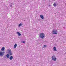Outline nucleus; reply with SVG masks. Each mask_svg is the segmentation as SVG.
<instances>
[{
    "mask_svg": "<svg viewBox=\"0 0 66 66\" xmlns=\"http://www.w3.org/2000/svg\"><path fill=\"white\" fill-rule=\"evenodd\" d=\"M7 53H8L11 56L13 55V53L12 52L11 50H8L7 51Z\"/></svg>",
    "mask_w": 66,
    "mask_h": 66,
    "instance_id": "1",
    "label": "nucleus"
},
{
    "mask_svg": "<svg viewBox=\"0 0 66 66\" xmlns=\"http://www.w3.org/2000/svg\"><path fill=\"white\" fill-rule=\"evenodd\" d=\"M39 36L41 38L43 39L45 37V34L43 33H40V34Z\"/></svg>",
    "mask_w": 66,
    "mask_h": 66,
    "instance_id": "2",
    "label": "nucleus"
},
{
    "mask_svg": "<svg viewBox=\"0 0 66 66\" xmlns=\"http://www.w3.org/2000/svg\"><path fill=\"white\" fill-rule=\"evenodd\" d=\"M53 34H57V30L53 29Z\"/></svg>",
    "mask_w": 66,
    "mask_h": 66,
    "instance_id": "3",
    "label": "nucleus"
},
{
    "mask_svg": "<svg viewBox=\"0 0 66 66\" xmlns=\"http://www.w3.org/2000/svg\"><path fill=\"white\" fill-rule=\"evenodd\" d=\"M52 60L54 61H56V58L54 56H53L52 57Z\"/></svg>",
    "mask_w": 66,
    "mask_h": 66,
    "instance_id": "4",
    "label": "nucleus"
},
{
    "mask_svg": "<svg viewBox=\"0 0 66 66\" xmlns=\"http://www.w3.org/2000/svg\"><path fill=\"white\" fill-rule=\"evenodd\" d=\"M4 53H5V52H0V56H3V55H4Z\"/></svg>",
    "mask_w": 66,
    "mask_h": 66,
    "instance_id": "5",
    "label": "nucleus"
},
{
    "mask_svg": "<svg viewBox=\"0 0 66 66\" xmlns=\"http://www.w3.org/2000/svg\"><path fill=\"white\" fill-rule=\"evenodd\" d=\"M13 59V56H11L9 58L10 60H12Z\"/></svg>",
    "mask_w": 66,
    "mask_h": 66,
    "instance_id": "6",
    "label": "nucleus"
},
{
    "mask_svg": "<svg viewBox=\"0 0 66 66\" xmlns=\"http://www.w3.org/2000/svg\"><path fill=\"white\" fill-rule=\"evenodd\" d=\"M40 18H42V19H44V16H43L42 15H40Z\"/></svg>",
    "mask_w": 66,
    "mask_h": 66,
    "instance_id": "7",
    "label": "nucleus"
},
{
    "mask_svg": "<svg viewBox=\"0 0 66 66\" xmlns=\"http://www.w3.org/2000/svg\"><path fill=\"white\" fill-rule=\"evenodd\" d=\"M15 45H14V49L16 48V47H17V45L16 44H15Z\"/></svg>",
    "mask_w": 66,
    "mask_h": 66,
    "instance_id": "8",
    "label": "nucleus"
},
{
    "mask_svg": "<svg viewBox=\"0 0 66 66\" xmlns=\"http://www.w3.org/2000/svg\"><path fill=\"white\" fill-rule=\"evenodd\" d=\"M17 33L19 36H20V35H21V34H20V33H19V32L18 31L17 32Z\"/></svg>",
    "mask_w": 66,
    "mask_h": 66,
    "instance_id": "9",
    "label": "nucleus"
},
{
    "mask_svg": "<svg viewBox=\"0 0 66 66\" xmlns=\"http://www.w3.org/2000/svg\"><path fill=\"white\" fill-rule=\"evenodd\" d=\"M53 51H56V47L55 46L54 47Z\"/></svg>",
    "mask_w": 66,
    "mask_h": 66,
    "instance_id": "10",
    "label": "nucleus"
},
{
    "mask_svg": "<svg viewBox=\"0 0 66 66\" xmlns=\"http://www.w3.org/2000/svg\"><path fill=\"white\" fill-rule=\"evenodd\" d=\"M5 49V48L4 47H3L1 49V51H4Z\"/></svg>",
    "mask_w": 66,
    "mask_h": 66,
    "instance_id": "11",
    "label": "nucleus"
},
{
    "mask_svg": "<svg viewBox=\"0 0 66 66\" xmlns=\"http://www.w3.org/2000/svg\"><path fill=\"white\" fill-rule=\"evenodd\" d=\"M6 56L7 58H9L10 57V55L9 54H7L6 55Z\"/></svg>",
    "mask_w": 66,
    "mask_h": 66,
    "instance_id": "12",
    "label": "nucleus"
},
{
    "mask_svg": "<svg viewBox=\"0 0 66 66\" xmlns=\"http://www.w3.org/2000/svg\"><path fill=\"white\" fill-rule=\"evenodd\" d=\"M22 25V24L21 23H20L19 24V27H20V26H21Z\"/></svg>",
    "mask_w": 66,
    "mask_h": 66,
    "instance_id": "13",
    "label": "nucleus"
},
{
    "mask_svg": "<svg viewBox=\"0 0 66 66\" xmlns=\"http://www.w3.org/2000/svg\"><path fill=\"white\" fill-rule=\"evenodd\" d=\"M53 6H54L55 7L56 6V4H55V3H54L53 4Z\"/></svg>",
    "mask_w": 66,
    "mask_h": 66,
    "instance_id": "14",
    "label": "nucleus"
},
{
    "mask_svg": "<svg viewBox=\"0 0 66 66\" xmlns=\"http://www.w3.org/2000/svg\"><path fill=\"white\" fill-rule=\"evenodd\" d=\"M22 43H23V44H25V43H26L25 41H22L21 42Z\"/></svg>",
    "mask_w": 66,
    "mask_h": 66,
    "instance_id": "15",
    "label": "nucleus"
},
{
    "mask_svg": "<svg viewBox=\"0 0 66 66\" xmlns=\"http://www.w3.org/2000/svg\"><path fill=\"white\" fill-rule=\"evenodd\" d=\"M44 47H46V45H44Z\"/></svg>",
    "mask_w": 66,
    "mask_h": 66,
    "instance_id": "16",
    "label": "nucleus"
},
{
    "mask_svg": "<svg viewBox=\"0 0 66 66\" xmlns=\"http://www.w3.org/2000/svg\"><path fill=\"white\" fill-rule=\"evenodd\" d=\"M12 5H10V7H12Z\"/></svg>",
    "mask_w": 66,
    "mask_h": 66,
    "instance_id": "17",
    "label": "nucleus"
},
{
    "mask_svg": "<svg viewBox=\"0 0 66 66\" xmlns=\"http://www.w3.org/2000/svg\"><path fill=\"white\" fill-rule=\"evenodd\" d=\"M53 1H54V0H52Z\"/></svg>",
    "mask_w": 66,
    "mask_h": 66,
    "instance_id": "18",
    "label": "nucleus"
}]
</instances>
